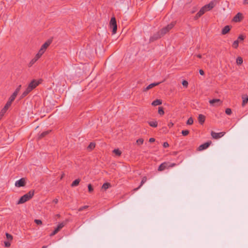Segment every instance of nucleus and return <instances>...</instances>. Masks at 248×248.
<instances>
[{
	"label": "nucleus",
	"mask_w": 248,
	"mask_h": 248,
	"mask_svg": "<svg viewBox=\"0 0 248 248\" xmlns=\"http://www.w3.org/2000/svg\"><path fill=\"white\" fill-rule=\"evenodd\" d=\"M196 56L199 58H202V55L201 54H198Z\"/></svg>",
	"instance_id": "bf43d9fd"
},
{
	"label": "nucleus",
	"mask_w": 248,
	"mask_h": 248,
	"mask_svg": "<svg viewBox=\"0 0 248 248\" xmlns=\"http://www.w3.org/2000/svg\"><path fill=\"white\" fill-rule=\"evenodd\" d=\"M176 165L175 163H169V168H172L173 167H174Z\"/></svg>",
	"instance_id": "de8ad7c7"
},
{
	"label": "nucleus",
	"mask_w": 248,
	"mask_h": 248,
	"mask_svg": "<svg viewBox=\"0 0 248 248\" xmlns=\"http://www.w3.org/2000/svg\"><path fill=\"white\" fill-rule=\"evenodd\" d=\"M209 103L213 106H220L222 104V101L219 99H213L209 100Z\"/></svg>",
	"instance_id": "423d86ee"
},
{
	"label": "nucleus",
	"mask_w": 248,
	"mask_h": 248,
	"mask_svg": "<svg viewBox=\"0 0 248 248\" xmlns=\"http://www.w3.org/2000/svg\"><path fill=\"white\" fill-rule=\"evenodd\" d=\"M40 82L39 80L35 79L32 80L28 85L25 91L22 93L20 98H23L27 96L32 90L35 89L39 84Z\"/></svg>",
	"instance_id": "f257e3e1"
},
{
	"label": "nucleus",
	"mask_w": 248,
	"mask_h": 248,
	"mask_svg": "<svg viewBox=\"0 0 248 248\" xmlns=\"http://www.w3.org/2000/svg\"><path fill=\"white\" fill-rule=\"evenodd\" d=\"M34 60H35L36 61H37L39 58H38L36 56H35L34 58H33Z\"/></svg>",
	"instance_id": "13d9d810"
},
{
	"label": "nucleus",
	"mask_w": 248,
	"mask_h": 248,
	"mask_svg": "<svg viewBox=\"0 0 248 248\" xmlns=\"http://www.w3.org/2000/svg\"><path fill=\"white\" fill-rule=\"evenodd\" d=\"M163 147L164 148H167V147H168L169 146V143L167 142H165L163 143Z\"/></svg>",
	"instance_id": "8fccbe9b"
},
{
	"label": "nucleus",
	"mask_w": 248,
	"mask_h": 248,
	"mask_svg": "<svg viewBox=\"0 0 248 248\" xmlns=\"http://www.w3.org/2000/svg\"><path fill=\"white\" fill-rule=\"evenodd\" d=\"M34 222L36 223L37 225H40L42 224V221L39 219H35Z\"/></svg>",
	"instance_id": "a18cd8bd"
},
{
	"label": "nucleus",
	"mask_w": 248,
	"mask_h": 248,
	"mask_svg": "<svg viewBox=\"0 0 248 248\" xmlns=\"http://www.w3.org/2000/svg\"><path fill=\"white\" fill-rule=\"evenodd\" d=\"M113 152L117 155L118 156H120L121 154H122V152H121V151H120L118 149H115L113 151Z\"/></svg>",
	"instance_id": "c756f323"
},
{
	"label": "nucleus",
	"mask_w": 248,
	"mask_h": 248,
	"mask_svg": "<svg viewBox=\"0 0 248 248\" xmlns=\"http://www.w3.org/2000/svg\"><path fill=\"white\" fill-rule=\"evenodd\" d=\"M26 185V179L25 178H21L19 180L15 182V186L17 187H20L25 186Z\"/></svg>",
	"instance_id": "39448f33"
},
{
	"label": "nucleus",
	"mask_w": 248,
	"mask_h": 248,
	"mask_svg": "<svg viewBox=\"0 0 248 248\" xmlns=\"http://www.w3.org/2000/svg\"><path fill=\"white\" fill-rule=\"evenodd\" d=\"M199 73H200V75H203L204 74V72L203 70H202V69H200L199 70Z\"/></svg>",
	"instance_id": "603ef678"
},
{
	"label": "nucleus",
	"mask_w": 248,
	"mask_h": 248,
	"mask_svg": "<svg viewBox=\"0 0 248 248\" xmlns=\"http://www.w3.org/2000/svg\"><path fill=\"white\" fill-rule=\"evenodd\" d=\"M231 30V27L229 25L225 26L221 31V33L223 35H225L228 33Z\"/></svg>",
	"instance_id": "2eb2a0df"
},
{
	"label": "nucleus",
	"mask_w": 248,
	"mask_h": 248,
	"mask_svg": "<svg viewBox=\"0 0 248 248\" xmlns=\"http://www.w3.org/2000/svg\"><path fill=\"white\" fill-rule=\"evenodd\" d=\"M243 60L241 57H238L236 60V62L237 65H240L243 63Z\"/></svg>",
	"instance_id": "393cba45"
},
{
	"label": "nucleus",
	"mask_w": 248,
	"mask_h": 248,
	"mask_svg": "<svg viewBox=\"0 0 248 248\" xmlns=\"http://www.w3.org/2000/svg\"><path fill=\"white\" fill-rule=\"evenodd\" d=\"M242 106H244L248 102V96L246 94L242 95Z\"/></svg>",
	"instance_id": "4be33fe9"
},
{
	"label": "nucleus",
	"mask_w": 248,
	"mask_h": 248,
	"mask_svg": "<svg viewBox=\"0 0 248 248\" xmlns=\"http://www.w3.org/2000/svg\"><path fill=\"white\" fill-rule=\"evenodd\" d=\"M193 123V120L192 117H190L186 122V124L188 125H191Z\"/></svg>",
	"instance_id": "473e14b6"
},
{
	"label": "nucleus",
	"mask_w": 248,
	"mask_h": 248,
	"mask_svg": "<svg viewBox=\"0 0 248 248\" xmlns=\"http://www.w3.org/2000/svg\"><path fill=\"white\" fill-rule=\"evenodd\" d=\"M211 144V141L206 142L201 145L200 146H199V147H198V150L202 151L204 149H206L209 146V145Z\"/></svg>",
	"instance_id": "9d476101"
},
{
	"label": "nucleus",
	"mask_w": 248,
	"mask_h": 248,
	"mask_svg": "<svg viewBox=\"0 0 248 248\" xmlns=\"http://www.w3.org/2000/svg\"><path fill=\"white\" fill-rule=\"evenodd\" d=\"M66 224V221L62 222L59 223L57 227L55 229L56 232H58L62 229Z\"/></svg>",
	"instance_id": "dca6fc26"
},
{
	"label": "nucleus",
	"mask_w": 248,
	"mask_h": 248,
	"mask_svg": "<svg viewBox=\"0 0 248 248\" xmlns=\"http://www.w3.org/2000/svg\"><path fill=\"white\" fill-rule=\"evenodd\" d=\"M243 4H248V0H243Z\"/></svg>",
	"instance_id": "6e6d98bb"
},
{
	"label": "nucleus",
	"mask_w": 248,
	"mask_h": 248,
	"mask_svg": "<svg viewBox=\"0 0 248 248\" xmlns=\"http://www.w3.org/2000/svg\"><path fill=\"white\" fill-rule=\"evenodd\" d=\"M88 207V206L87 205H85V206H82L81 207H80L78 209V211H83V210L87 208Z\"/></svg>",
	"instance_id": "c03bdc74"
},
{
	"label": "nucleus",
	"mask_w": 248,
	"mask_h": 248,
	"mask_svg": "<svg viewBox=\"0 0 248 248\" xmlns=\"http://www.w3.org/2000/svg\"><path fill=\"white\" fill-rule=\"evenodd\" d=\"M11 104L9 103L8 102H7L4 108H2V109L1 110V112L0 113V115L2 116L4 115V114L6 112V111L8 110L9 108L11 106Z\"/></svg>",
	"instance_id": "ddd939ff"
},
{
	"label": "nucleus",
	"mask_w": 248,
	"mask_h": 248,
	"mask_svg": "<svg viewBox=\"0 0 248 248\" xmlns=\"http://www.w3.org/2000/svg\"><path fill=\"white\" fill-rule=\"evenodd\" d=\"M34 191L33 190H31L27 194L22 196L17 202V204H22L29 200H30L34 195Z\"/></svg>",
	"instance_id": "f03ea898"
},
{
	"label": "nucleus",
	"mask_w": 248,
	"mask_h": 248,
	"mask_svg": "<svg viewBox=\"0 0 248 248\" xmlns=\"http://www.w3.org/2000/svg\"><path fill=\"white\" fill-rule=\"evenodd\" d=\"M242 14L237 13L233 18V21L236 22H239L242 18Z\"/></svg>",
	"instance_id": "f3484780"
},
{
	"label": "nucleus",
	"mask_w": 248,
	"mask_h": 248,
	"mask_svg": "<svg viewBox=\"0 0 248 248\" xmlns=\"http://www.w3.org/2000/svg\"><path fill=\"white\" fill-rule=\"evenodd\" d=\"M214 6H215V4H214V2L211 1L209 4L204 5V8L206 9L207 11H208L211 10L212 8H213Z\"/></svg>",
	"instance_id": "4468645a"
},
{
	"label": "nucleus",
	"mask_w": 248,
	"mask_h": 248,
	"mask_svg": "<svg viewBox=\"0 0 248 248\" xmlns=\"http://www.w3.org/2000/svg\"><path fill=\"white\" fill-rule=\"evenodd\" d=\"M111 186V185L110 183H104L102 186V188L104 189V190H106L109 187Z\"/></svg>",
	"instance_id": "cd10ccee"
},
{
	"label": "nucleus",
	"mask_w": 248,
	"mask_h": 248,
	"mask_svg": "<svg viewBox=\"0 0 248 248\" xmlns=\"http://www.w3.org/2000/svg\"><path fill=\"white\" fill-rule=\"evenodd\" d=\"M17 95L16 93H13L11 95V96L9 97L8 101L7 102L10 103V104H12V102L14 101Z\"/></svg>",
	"instance_id": "412c9836"
},
{
	"label": "nucleus",
	"mask_w": 248,
	"mask_h": 248,
	"mask_svg": "<svg viewBox=\"0 0 248 248\" xmlns=\"http://www.w3.org/2000/svg\"><path fill=\"white\" fill-rule=\"evenodd\" d=\"M206 9L204 8V6H203L200 11L197 13V14L195 16V18L198 19L200 17H201L202 15H203L206 12Z\"/></svg>",
	"instance_id": "9b49d317"
},
{
	"label": "nucleus",
	"mask_w": 248,
	"mask_h": 248,
	"mask_svg": "<svg viewBox=\"0 0 248 248\" xmlns=\"http://www.w3.org/2000/svg\"><path fill=\"white\" fill-rule=\"evenodd\" d=\"M163 35L160 33L159 31L157 32L155 34L150 38V42H153L160 38H161Z\"/></svg>",
	"instance_id": "1a4fd4ad"
},
{
	"label": "nucleus",
	"mask_w": 248,
	"mask_h": 248,
	"mask_svg": "<svg viewBox=\"0 0 248 248\" xmlns=\"http://www.w3.org/2000/svg\"><path fill=\"white\" fill-rule=\"evenodd\" d=\"M50 42H45L41 46V48H43L44 50L46 51L47 47L50 45Z\"/></svg>",
	"instance_id": "bb28decb"
},
{
	"label": "nucleus",
	"mask_w": 248,
	"mask_h": 248,
	"mask_svg": "<svg viewBox=\"0 0 248 248\" xmlns=\"http://www.w3.org/2000/svg\"><path fill=\"white\" fill-rule=\"evenodd\" d=\"M144 140L142 138L139 139L137 140L136 142L138 145H141L143 143Z\"/></svg>",
	"instance_id": "72a5a7b5"
},
{
	"label": "nucleus",
	"mask_w": 248,
	"mask_h": 248,
	"mask_svg": "<svg viewBox=\"0 0 248 248\" xmlns=\"http://www.w3.org/2000/svg\"><path fill=\"white\" fill-rule=\"evenodd\" d=\"M5 235H6V238L8 240H9L10 241H12L13 240V236L11 234L6 232Z\"/></svg>",
	"instance_id": "f704fd0d"
},
{
	"label": "nucleus",
	"mask_w": 248,
	"mask_h": 248,
	"mask_svg": "<svg viewBox=\"0 0 248 248\" xmlns=\"http://www.w3.org/2000/svg\"><path fill=\"white\" fill-rule=\"evenodd\" d=\"M162 82H159L156 83H153L150 84H149L148 86H147L146 88H144L143 89V92H146L148 90L152 89V88L155 87V86H157L159 85L160 83H161Z\"/></svg>",
	"instance_id": "f8f14e48"
},
{
	"label": "nucleus",
	"mask_w": 248,
	"mask_h": 248,
	"mask_svg": "<svg viewBox=\"0 0 248 248\" xmlns=\"http://www.w3.org/2000/svg\"><path fill=\"white\" fill-rule=\"evenodd\" d=\"M189 133V131L188 130H182V134L184 136H187Z\"/></svg>",
	"instance_id": "e433bc0d"
},
{
	"label": "nucleus",
	"mask_w": 248,
	"mask_h": 248,
	"mask_svg": "<svg viewBox=\"0 0 248 248\" xmlns=\"http://www.w3.org/2000/svg\"><path fill=\"white\" fill-rule=\"evenodd\" d=\"M225 133L223 132H219V133H216L214 131H212L211 133V135L213 138L215 139H218L223 137Z\"/></svg>",
	"instance_id": "0eeeda50"
},
{
	"label": "nucleus",
	"mask_w": 248,
	"mask_h": 248,
	"mask_svg": "<svg viewBox=\"0 0 248 248\" xmlns=\"http://www.w3.org/2000/svg\"><path fill=\"white\" fill-rule=\"evenodd\" d=\"M35 56L38 57V58H40L41 57L42 55H41L40 54H39V53L38 52Z\"/></svg>",
	"instance_id": "4d7b16f0"
},
{
	"label": "nucleus",
	"mask_w": 248,
	"mask_h": 248,
	"mask_svg": "<svg viewBox=\"0 0 248 248\" xmlns=\"http://www.w3.org/2000/svg\"><path fill=\"white\" fill-rule=\"evenodd\" d=\"M162 102L160 99H156L152 103V105L153 106H156L157 105H161Z\"/></svg>",
	"instance_id": "5701e85b"
},
{
	"label": "nucleus",
	"mask_w": 248,
	"mask_h": 248,
	"mask_svg": "<svg viewBox=\"0 0 248 248\" xmlns=\"http://www.w3.org/2000/svg\"><path fill=\"white\" fill-rule=\"evenodd\" d=\"M158 113L161 115H163L164 114V111L163 109V108L162 107H159L158 108Z\"/></svg>",
	"instance_id": "2f4dec72"
},
{
	"label": "nucleus",
	"mask_w": 248,
	"mask_h": 248,
	"mask_svg": "<svg viewBox=\"0 0 248 248\" xmlns=\"http://www.w3.org/2000/svg\"><path fill=\"white\" fill-rule=\"evenodd\" d=\"M110 27L112 29V34H115L117 29V25L116 18L114 17H111L109 22Z\"/></svg>",
	"instance_id": "20e7f679"
},
{
	"label": "nucleus",
	"mask_w": 248,
	"mask_h": 248,
	"mask_svg": "<svg viewBox=\"0 0 248 248\" xmlns=\"http://www.w3.org/2000/svg\"><path fill=\"white\" fill-rule=\"evenodd\" d=\"M4 246L7 248L10 247L11 246L10 242H9L8 241H4Z\"/></svg>",
	"instance_id": "37998d69"
},
{
	"label": "nucleus",
	"mask_w": 248,
	"mask_h": 248,
	"mask_svg": "<svg viewBox=\"0 0 248 248\" xmlns=\"http://www.w3.org/2000/svg\"><path fill=\"white\" fill-rule=\"evenodd\" d=\"M149 142H153L155 141V139L153 138H151L149 139Z\"/></svg>",
	"instance_id": "864d4df0"
},
{
	"label": "nucleus",
	"mask_w": 248,
	"mask_h": 248,
	"mask_svg": "<svg viewBox=\"0 0 248 248\" xmlns=\"http://www.w3.org/2000/svg\"><path fill=\"white\" fill-rule=\"evenodd\" d=\"M47 248L46 246H43V247L42 248Z\"/></svg>",
	"instance_id": "680f3d73"
},
{
	"label": "nucleus",
	"mask_w": 248,
	"mask_h": 248,
	"mask_svg": "<svg viewBox=\"0 0 248 248\" xmlns=\"http://www.w3.org/2000/svg\"><path fill=\"white\" fill-rule=\"evenodd\" d=\"M45 52V50H44L43 48H40V50H39L38 51V53H39V54H40L41 55H43L44 52Z\"/></svg>",
	"instance_id": "49530a36"
},
{
	"label": "nucleus",
	"mask_w": 248,
	"mask_h": 248,
	"mask_svg": "<svg viewBox=\"0 0 248 248\" xmlns=\"http://www.w3.org/2000/svg\"><path fill=\"white\" fill-rule=\"evenodd\" d=\"M64 173H62V174L60 178V179H62L63 178V177H64Z\"/></svg>",
	"instance_id": "052dcab7"
},
{
	"label": "nucleus",
	"mask_w": 248,
	"mask_h": 248,
	"mask_svg": "<svg viewBox=\"0 0 248 248\" xmlns=\"http://www.w3.org/2000/svg\"><path fill=\"white\" fill-rule=\"evenodd\" d=\"M149 125L153 127H156L157 126V122L156 121H148Z\"/></svg>",
	"instance_id": "b1692460"
},
{
	"label": "nucleus",
	"mask_w": 248,
	"mask_h": 248,
	"mask_svg": "<svg viewBox=\"0 0 248 248\" xmlns=\"http://www.w3.org/2000/svg\"><path fill=\"white\" fill-rule=\"evenodd\" d=\"M95 143H94L93 142H91L90 144L88 145L87 148H88V149L92 150L95 148Z\"/></svg>",
	"instance_id": "7c9ffc66"
},
{
	"label": "nucleus",
	"mask_w": 248,
	"mask_h": 248,
	"mask_svg": "<svg viewBox=\"0 0 248 248\" xmlns=\"http://www.w3.org/2000/svg\"><path fill=\"white\" fill-rule=\"evenodd\" d=\"M175 21L172 22L170 24L163 28L160 31H159L160 33L162 34V35H164L167 32H168L170 30H171L175 25Z\"/></svg>",
	"instance_id": "7ed1b4c3"
},
{
	"label": "nucleus",
	"mask_w": 248,
	"mask_h": 248,
	"mask_svg": "<svg viewBox=\"0 0 248 248\" xmlns=\"http://www.w3.org/2000/svg\"><path fill=\"white\" fill-rule=\"evenodd\" d=\"M36 61H35V60H34V59L33 58L31 61L30 62H29V64H28V66L29 67H31L33 65V64L36 62Z\"/></svg>",
	"instance_id": "4c0bfd02"
},
{
	"label": "nucleus",
	"mask_w": 248,
	"mask_h": 248,
	"mask_svg": "<svg viewBox=\"0 0 248 248\" xmlns=\"http://www.w3.org/2000/svg\"><path fill=\"white\" fill-rule=\"evenodd\" d=\"M53 202H54L55 204H57L58 202V199H55L53 201Z\"/></svg>",
	"instance_id": "5fc2aeb1"
},
{
	"label": "nucleus",
	"mask_w": 248,
	"mask_h": 248,
	"mask_svg": "<svg viewBox=\"0 0 248 248\" xmlns=\"http://www.w3.org/2000/svg\"><path fill=\"white\" fill-rule=\"evenodd\" d=\"M80 181V180L79 179H76L72 182V183L71 184V186L74 187V186H77L79 184Z\"/></svg>",
	"instance_id": "a878e982"
},
{
	"label": "nucleus",
	"mask_w": 248,
	"mask_h": 248,
	"mask_svg": "<svg viewBox=\"0 0 248 248\" xmlns=\"http://www.w3.org/2000/svg\"><path fill=\"white\" fill-rule=\"evenodd\" d=\"M88 190L90 192H92L93 190V189L91 185V184H89L88 185Z\"/></svg>",
	"instance_id": "a19ab883"
},
{
	"label": "nucleus",
	"mask_w": 248,
	"mask_h": 248,
	"mask_svg": "<svg viewBox=\"0 0 248 248\" xmlns=\"http://www.w3.org/2000/svg\"><path fill=\"white\" fill-rule=\"evenodd\" d=\"M50 131H51V130H47V131H45L42 132V133H41L40 134H39L38 135V139L39 140H40V139H41L43 138L46 137V135H47L50 132Z\"/></svg>",
	"instance_id": "6ab92c4d"
},
{
	"label": "nucleus",
	"mask_w": 248,
	"mask_h": 248,
	"mask_svg": "<svg viewBox=\"0 0 248 248\" xmlns=\"http://www.w3.org/2000/svg\"><path fill=\"white\" fill-rule=\"evenodd\" d=\"M225 113L227 115H231L232 114V113L231 109L229 108H226V110H225Z\"/></svg>",
	"instance_id": "58836bf2"
},
{
	"label": "nucleus",
	"mask_w": 248,
	"mask_h": 248,
	"mask_svg": "<svg viewBox=\"0 0 248 248\" xmlns=\"http://www.w3.org/2000/svg\"><path fill=\"white\" fill-rule=\"evenodd\" d=\"M147 181V177L146 176H144L142 178V180L141 181V183H140V185L139 186V187L135 188L134 189V191H137L138 190L139 188H140V187L146 182Z\"/></svg>",
	"instance_id": "aec40b11"
},
{
	"label": "nucleus",
	"mask_w": 248,
	"mask_h": 248,
	"mask_svg": "<svg viewBox=\"0 0 248 248\" xmlns=\"http://www.w3.org/2000/svg\"><path fill=\"white\" fill-rule=\"evenodd\" d=\"M166 169H169V162H164L161 164L158 167V170L161 171L165 170Z\"/></svg>",
	"instance_id": "6e6552de"
},
{
	"label": "nucleus",
	"mask_w": 248,
	"mask_h": 248,
	"mask_svg": "<svg viewBox=\"0 0 248 248\" xmlns=\"http://www.w3.org/2000/svg\"><path fill=\"white\" fill-rule=\"evenodd\" d=\"M245 39V36L243 35H240L238 37V39L237 40H238L239 41H243Z\"/></svg>",
	"instance_id": "79ce46f5"
},
{
	"label": "nucleus",
	"mask_w": 248,
	"mask_h": 248,
	"mask_svg": "<svg viewBox=\"0 0 248 248\" xmlns=\"http://www.w3.org/2000/svg\"><path fill=\"white\" fill-rule=\"evenodd\" d=\"M21 85H20L18 86V87L16 89L15 92H14V93H16V95L20 91L21 89Z\"/></svg>",
	"instance_id": "c9c22d12"
},
{
	"label": "nucleus",
	"mask_w": 248,
	"mask_h": 248,
	"mask_svg": "<svg viewBox=\"0 0 248 248\" xmlns=\"http://www.w3.org/2000/svg\"><path fill=\"white\" fill-rule=\"evenodd\" d=\"M58 232L56 231L55 230H54L50 234V236H54V235H55L56 233H57Z\"/></svg>",
	"instance_id": "09e8293b"
},
{
	"label": "nucleus",
	"mask_w": 248,
	"mask_h": 248,
	"mask_svg": "<svg viewBox=\"0 0 248 248\" xmlns=\"http://www.w3.org/2000/svg\"><path fill=\"white\" fill-rule=\"evenodd\" d=\"M168 126L170 128L171 127H172L173 126V123H172V122H170L169 123V124H168Z\"/></svg>",
	"instance_id": "3c124183"
},
{
	"label": "nucleus",
	"mask_w": 248,
	"mask_h": 248,
	"mask_svg": "<svg viewBox=\"0 0 248 248\" xmlns=\"http://www.w3.org/2000/svg\"><path fill=\"white\" fill-rule=\"evenodd\" d=\"M198 119L199 123L201 124H202L205 122V117L202 114H199Z\"/></svg>",
	"instance_id": "a211bd4d"
},
{
	"label": "nucleus",
	"mask_w": 248,
	"mask_h": 248,
	"mask_svg": "<svg viewBox=\"0 0 248 248\" xmlns=\"http://www.w3.org/2000/svg\"><path fill=\"white\" fill-rule=\"evenodd\" d=\"M239 42L238 40H235L233 42L232 45V46L234 48H237L238 47Z\"/></svg>",
	"instance_id": "c85d7f7f"
},
{
	"label": "nucleus",
	"mask_w": 248,
	"mask_h": 248,
	"mask_svg": "<svg viewBox=\"0 0 248 248\" xmlns=\"http://www.w3.org/2000/svg\"><path fill=\"white\" fill-rule=\"evenodd\" d=\"M188 82L186 80H184L183 81L182 85H183L184 87L187 88L188 86Z\"/></svg>",
	"instance_id": "ea45409f"
}]
</instances>
